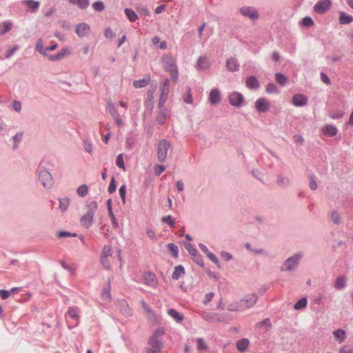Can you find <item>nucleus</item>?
Masks as SVG:
<instances>
[{
  "label": "nucleus",
  "instance_id": "56",
  "mask_svg": "<svg viewBox=\"0 0 353 353\" xmlns=\"http://www.w3.org/2000/svg\"><path fill=\"white\" fill-rule=\"evenodd\" d=\"M125 194H126V187L125 185H123L119 188V194L121 196V198L122 199V202L123 204L125 203Z\"/></svg>",
  "mask_w": 353,
  "mask_h": 353
},
{
  "label": "nucleus",
  "instance_id": "29",
  "mask_svg": "<svg viewBox=\"0 0 353 353\" xmlns=\"http://www.w3.org/2000/svg\"><path fill=\"white\" fill-rule=\"evenodd\" d=\"M12 23L10 21H4L0 24V34H4L12 28Z\"/></svg>",
  "mask_w": 353,
  "mask_h": 353
},
{
  "label": "nucleus",
  "instance_id": "57",
  "mask_svg": "<svg viewBox=\"0 0 353 353\" xmlns=\"http://www.w3.org/2000/svg\"><path fill=\"white\" fill-rule=\"evenodd\" d=\"M116 188H117V186H116L115 180H114V178L112 177L110 181L109 187H108V192L110 194L113 193L116 190Z\"/></svg>",
  "mask_w": 353,
  "mask_h": 353
},
{
  "label": "nucleus",
  "instance_id": "2",
  "mask_svg": "<svg viewBox=\"0 0 353 353\" xmlns=\"http://www.w3.org/2000/svg\"><path fill=\"white\" fill-rule=\"evenodd\" d=\"M164 334L163 329L156 330L148 340L149 347L146 349V353H160L163 347L161 341Z\"/></svg>",
  "mask_w": 353,
  "mask_h": 353
},
{
  "label": "nucleus",
  "instance_id": "51",
  "mask_svg": "<svg viewBox=\"0 0 353 353\" xmlns=\"http://www.w3.org/2000/svg\"><path fill=\"white\" fill-rule=\"evenodd\" d=\"M70 54V50L68 47L63 48L59 52V57L62 59Z\"/></svg>",
  "mask_w": 353,
  "mask_h": 353
},
{
  "label": "nucleus",
  "instance_id": "6",
  "mask_svg": "<svg viewBox=\"0 0 353 353\" xmlns=\"http://www.w3.org/2000/svg\"><path fill=\"white\" fill-rule=\"evenodd\" d=\"M161 94L159 98V105L162 107L168 99L170 93V80L166 78L163 80V84L160 88Z\"/></svg>",
  "mask_w": 353,
  "mask_h": 353
},
{
  "label": "nucleus",
  "instance_id": "63",
  "mask_svg": "<svg viewBox=\"0 0 353 353\" xmlns=\"http://www.w3.org/2000/svg\"><path fill=\"white\" fill-rule=\"evenodd\" d=\"M321 81L327 85H330L331 83L330 78L325 73L321 74Z\"/></svg>",
  "mask_w": 353,
  "mask_h": 353
},
{
  "label": "nucleus",
  "instance_id": "54",
  "mask_svg": "<svg viewBox=\"0 0 353 353\" xmlns=\"http://www.w3.org/2000/svg\"><path fill=\"white\" fill-rule=\"evenodd\" d=\"M339 353H353V346L345 345L339 350Z\"/></svg>",
  "mask_w": 353,
  "mask_h": 353
},
{
  "label": "nucleus",
  "instance_id": "27",
  "mask_svg": "<svg viewBox=\"0 0 353 353\" xmlns=\"http://www.w3.org/2000/svg\"><path fill=\"white\" fill-rule=\"evenodd\" d=\"M250 344V341L248 339H242L236 342V348L240 352H243L246 350Z\"/></svg>",
  "mask_w": 353,
  "mask_h": 353
},
{
  "label": "nucleus",
  "instance_id": "8",
  "mask_svg": "<svg viewBox=\"0 0 353 353\" xmlns=\"http://www.w3.org/2000/svg\"><path fill=\"white\" fill-rule=\"evenodd\" d=\"M39 179L44 187L50 188L52 186V177L49 172L46 170L41 171L39 173Z\"/></svg>",
  "mask_w": 353,
  "mask_h": 353
},
{
  "label": "nucleus",
  "instance_id": "28",
  "mask_svg": "<svg viewBox=\"0 0 353 353\" xmlns=\"http://www.w3.org/2000/svg\"><path fill=\"white\" fill-rule=\"evenodd\" d=\"M345 277L344 276H339L336 278L334 286L336 290H340L345 288Z\"/></svg>",
  "mask_w": 353,
  "mask_h": 353
},
{
  "label": "nucleus",
  "instance_id": "37",
  "mask_svg": "<svg viewBox=\"0 0 353 353\" xmlns=\"http://www.w3.org/2000/svg\"><path fill=\"white\" fill-rule=\"evenodd\" d=\"M275 79L276 82L282 86L285 85L288 82V78L280 72H276L275 74Z\"/></svg>",
  "mask_w": 353,
  "mask_h": 353
},
{
  "label": "nucleus",
  "instance_id": "43",
  "mask_svg": "<svg viewBox=\"0 0 353 353\" xmlns=\"http://www.w3.org/2000/svg\"><path fill=\"white\" fill-rule=\"evenodd\" d=\"M113 250L110 245H105L103 248V253L101 256H107L109 258L112 257Z\"/></svg>",
  "mask_w": 353,
  "mask_h": 353
},
{
  "label": "nucleus",
  "instance_id": "44",
  "mask_svg": "<svg viewBox=\"0 0 353 353\" xmlns=\"http://www.w3.org/2000/svg\"><path fill=\"white\" fill-rule=\"evenodd\" d=\"M166 116H167V112L165 110H161L157 117V122L159 123V124H163L164 122H165V118H166Z\"/></svg>",
  "mask_w": 353,
  "mask_h": 353
},
{
  "label": "nucleus",
  "instance_id": "39",
  "mask_svg": "<svg viewBox=\"0 0 353 353\" xmlns=\"http://www.w3.org/2000/svg\"><path fill=\"white\" fill-rule=\"evenodd\" d=\"M307 301L306 298H302L299 300L294 305L295 310L305 308L307 306Z\"/></svg>",
  "mask_w": 353,
  "mask_h": 353
},
{
  "label": "nucleus",
  "instance_id": "20",
  "mask_svg": "<svg viewBox=\"0 0 353 353\" xmlns=\"http://www.w3.org/2000/svg\"><path fill=\"white\" fill-rule=\"evenodd\" d=\"M209 101L212 105H216L221 101L220 92L217 88L212 89L209 94Z\"/></svg>",
  "mask_w": 353,
  "mask_h": 353
},
{
  "label": "nucleus",
  "instance_id": "31",
  "mask_svg": "<svg viewBox=\"0 0 353 353\" xmlns=\"http://www.w3.org/2000/svg\"><path fill=\"white\" fill-rule=\"evenodd\" d=\"M150 81L149 77H145L143 79L134 81L133 85L137 88H141L146 86Z\"/></svg>",
  "mask_w": 353,
  "mask_h": 353
},
{
  "label": "nucleus",
  "instance_id": "36",
  "mask_svg": "<svg viewBox=\"0 0 353 353\" xmlns=\"http://www.w3.org/2000/svg\"><path fill=\"white\" fill-rule=\"evenodd\" d=\"M124 12L131 22H134L138 19L137 13L130 8H125Z\"/></svg>",
  "mask_w": 353,
  "mask_h": 353
},
{
  "label": "nucleus",
  "instance_id": "59",
  "mask_svg": "<svg viewBox=\"0 0 353 353\" xmlns=\"http://www.w3.org/2000/svg\"><path fill=\"white\" fill-rule=\"evenodd\" d=\"M185 249L188 251L190 254L192 256H196V250L190 243L185 245Z\"/></svg>",
  "mask_w": 353,
  "mask_h": 353
},
{
  "label": "nucleus",
  "instance_id": "32",
  "mask_svg": "<svg viewBox=\"0 0 353 353\" xmlns=\"http://www.w3.org/2000/svg\"><path fill=\"white\" fill-rule=\"evenodd\" d=\"M228 310L232 312H239L245 310L244 306L239 302L233 303L228 306Z\"/></svg>",
  "mask_w": 353,
  "mask_h": 353
},
{
  "label": "nucleus",
  "instance_id": "64",
  "mask_svg": "<svg viewBox=\"0 0 353 353\" xmlns=\"http://www.w3.org/2000/svg\"><path fill=\"white\" fill-rule=\"evenodd\" d=\"M18 49L19 48L17 46H14L6 52V57L10 58Z\"/></svg>",
  "mask_w": 353,
  "mask_h": 353
},
{
  "label": "nucleus",
  "instance_id": "53",
  "mask_svg": "<svg viewBox=\"0 0 353 353\" xmlns=\"http://www.w3.org/2000/svg\"><path fill=\"white\" fill-rule=\"evenodd\" d=\"M93 8L97 11H102L104 10V4L102 1H96L92 4Z\"/></svg>",
  "mask_w": 353,
  "mask_h": 353
},
{
  "label": "nucleus",
  "instance_id": "7",
  "mask_svg": "<svg viewBox=\"0 0 353 353\" xmlns=\"http://www.w3.org/2000/svg\"><path fill=\"white\" fill-rule=\"evenodd\" d=\"M331 6V0H320L314 6V11L318 14H323L330 10Z\"/></svg>",
  "mask_w": 353,
  "mask_h": 353
},
{
  "label": "nucleus",
  "instance_id": "24",
  "mask_svg": "<svg viewBox=\"0 0 353 353\" xmlns=\"http://www.w3.org/2000/svg\"><path fill=\"white\" fill-rule=\"evenodd\" d=\"M332 334L336 341H337L339 343H343L346 338V332L341 329H337L333 331Z\"/></svg>",
  "mask_w": 353,
  "mask_h": 353
},
{
  "label": "nucleus",
  "instance_id": "4",
  "mask_svg": "<svg viewBox=\"0 0 353 353\" xmlns=\"http://www.w3.org/2000/svg\"><path fill=\"white\" fill-rule=\"evenodd\" d=\"M203 319L210 323L226 322L232 319L229 314H219L214 312H204L202 315Z\"/></svg>",
  "mask_w": 353,
  "mask_h": 353
},
{
  "label": "nucleus",
  "instance_id": "50",
  "mask_svg": "<svg viewBox=\"0 0 353 353\" xmlns=\"http://www.w3.org/2000/svg\"><path fill=\"white\" fill-rule=\"evenodd\" d=\"M266 92L268 93H276L277 94L279 92L278 88L276 86L272 83H268L266 86Z\"/></svg>",
  "mask_w": 353,
  "mask_h": 353
},
{
  "label": "nucleus",
  "instance_id": "34",
  "mask_svg": "<svg viewBox=\"0 0 353 353\" xmlns=\"http://www.w3.org/2000/svg\"><path fill=\"white\" fill-rule=\"evenodd\" d=\"M168 314L172 316L176 321L180 323L183 321V316L180 314L174 309H169L168 311Z\"/></svg>",
  "mask_w": 353,
  "mask_h": 353
},
{
  "label": "nucleus",
  "instance_id": "1",
  "mask_svg": "<svg viewBox=\"0 0 353 353\" xmlns=\"http://www.w3.org/2000/svg\"><path fill=\"white\" fill-rule=\"evenodd\" d=\"M161 64L164 70L170 74L172 80L176 82L178 80L179 72L176 59L171 54H164L161 59Z\"/></svg>",
  "mask_w": 353,
  "mask_h": 353
},
{
  "label": "nucleus",
  "instance_id": "60",
  "mask_svg": "<svg viewBox=\"0 0 353 353\" xmlns=\"http://www.w3.org/2000/svg\"><path fill=\"white\" fill-rule=\"evenodd\" d=\"M165 168L164 165H158L155 167L154 173L156 175L159 176L163 172H164Z\"/></svg>",
  "mask_w": 353,
  "mask_h": 353
},
{
  "label": "nucleus",
  "instance_id": "38",
  "mask_svg": "<svg viewBox=\"0 0 353 353\" xmlns=\"http://www.w3.org/2000/svg\"><path fill=\"white\" fill-rule=\"evenodd\" d=\"M70 204V199L68 197L59 199V208L62 212H65Z\"/></svg>",
  "mask_w": 353,
  "mask_h": 353
},
{
  "label": "nucleus",
  "instance_id": "9",
  "mask_svg": "<svg viewBox=\"0 0 353 353\" xmlns=\"http://www.w3.org/2000/svg\"><path fill=\"white\" fill-rule=\"evenodd\" d=\"M143 283L151 288H156L157 285V278L152 272H145L143 275Z\"/></svg>",
  "mask_w": 353,
  "mask_h": 353
},
{
  "label": "nucleus",
  "instance_id": "5",
  "mask_svg": "<svg viewBox=\"0 0 353 353\" xmlns=\"http://www.w3.org/2000/svg\"><path fill=\"white\" fill-rule=\"evenodd\" d=\"M170 144L165 140H161L158 144L157 157L160 162H163L167 157Z\"/></svg>",
  "mask_w": 353,
  "mask_h": 353
},
{
  "label": "nucleus",
  "instance_id": "40",
  "mask_svg": "<svg viewBox=\"0 0 353 353\" xmlns=\"http://www.w3.org/2000/svg\"><path fill=\"white\" fill-rule=\"evenodd\" d=\"M77 192L79 196L84 197L88 194V187L86 185H81L77 188Z\"/></svg>",
  "mask_w": 353,
  "mask_h": 353
},
{
  "label": "nucleus",
  "instance_id": "3",
  "mask_svg": "<svg viewBox=\"0 0 353 353\" xmlns=\"http://www.w3.org/2000/svg\"><path fill=\"white\" fill-rule=\"evenodd\" d=\"M97 203L92 202L88 205L89 210L84 214L80 220L81 225L85 228H89L93 223L94 216L97 208Z\"/></svg>",
  "mask_w": 353,
  "mask_h": 353
},
{
  "label": "nucleus",
  "instance_id": "42",
  "mask_svg": "<svg viewBox=\"0 0 353 353\" xmlns=\"http://www.w3.org/2000/svg\"><path fill=\"white\" fill-rule=\"evenodd\" d=\"M168 250L170 252V253L172 254V255L174 257L178 256L179 250H178V247L175 244L168 243Z\"/></svg>",
  "mask_w": 353,
  "mask_h": 353
},
{
  "label": "nucleus",
  "instance_id": "11",
  "mask_svg": "<svg viewBox=\"0 0 353 353\" xmlns=\"http://www.w3.org/2000/svg\"><path fill=\"white\" fill-rule=\"evenodd\" d=\"M255 108L260 112H265L270 108V101L265 98H260L255 102Z\"/></svg>",
  "mask_w": 353,
  "mask_h": 353
},
{
  "label": "nucleus",
  "instance_id": "10",
  "mask_svg": "<svg viewBox=\"0 0 353 353\" xmlns=\"http://www.w3.org/2000/svg\"><path fill=\"white\" fill-rule=\"evenodd\" d=\"M301 257V256L300 254H296L292 257H290L285 261L282 270L288 271L293 269L297 265Z\"/></svg>",
  "mask_w": 353,
  "mask_h": 353
},
{
  "label": "nucleus",
  "instance_id": "41",
  "mask_svg": "<svg viewBox=\"0 0 353 353\" xmlns=\"http://www.w3.org/2000/svg\"><path fill=\"white\" fill-rule=\"evenodd\" d=\"M102 299L106 301H110L111 300V294H110V285L103 290L102 292Z\"/></svg>",
  "mask_w": 353,
  "mask_h": 353
},
{
  "label": "nucleus",
  "instance_id": "26",
  "mask_svg": "<svg viewBox=\"0 0 353 353\" xmlns=\"http://www.w3.org/2000/svg\"><path fill=\"white\" fill-rule=\"evenodd\" d=\"M67 314L72 319L77 321V324L79 323L80 316L79 315V309L77 307H70L68 310Z\"/></svg>",
  "mask_w": 353,
  "mask_h": 353
},
{
  "label": "nucleus",
  "instance_id": "30",
  "mask_svg": "<svg viewBox=\"0 0 353 353\" xmlns=\"http://www.w3.org/2000/svg\"><path fill=\"white\" fill-rule=\"evenodd\" d=\"M69 2L77 5L81 9H85L89 6V0H69Z\"/></svg>",
  "mask_w": 353,
  "mask_h": 353
},
{
  "label": "nucleus",
  "instance_id": "35",
  "mask_svg": "<svg viewBox=\"0 0 353 353\" xmlns=\"http://www.w3.org/2000/svg\"><path fill=\"white\" fill-rule=\"evenodd\" d=\"M36 50L41 54L47 56L46 48H44L43 42L41 39H39L36 42Z\"/></svg>",
  "mask_w": 353,
  "mask_h": 353
},
{
  "label": "nucleus",
  "instance_id": "45",
  "mask_svg": "<svg viewBox=\"0 0 353 353\" xmlns=\"http://www.w3.org/2000/svg\"><path fill=\"white\" fill-rule=\"evenodd\" d=\"M161 221L163 223H167L170 228H174L175 222L172 219L170 215L163 216L161 218Z\"/></svg>",
  "mask_w": 353,
  "mask_h": 353
},
{
  "label": "nucleus",
  "instance_id": "23",
  "mask_svg": "<svg viewBox=\"0 0 353 353\" xmlns=\"http://www.w3.org/2000/svg\"><path fill=\"white\" fill-rule=\"evenodd\" d=\"M339 21L340 24L342 25L350 24L353 21V17L350 14H347L344 12H339Z\"/></svg>",
  "mask_w": 353,
  "mask_h": 353
},
{
  "label": "nucleus",
  "instance_id": "22",
  "mask_svg": "<svg viewBox=\"0 0 353 353\" xmlns=\"http://www.w3.org/2000/svg\"><path fill=\"white\" fill-rule=\"evenodd\" d=\"M337 128L331 124H327L322 128L323 133L328 137H334L337 134Z\"/></svg>",
  "mask_w": 353,
  "mask_h": 353
},
{
  "label": "nucleus",
  "instance_id": "62",
  "mask_svg": "<svg viewBox=\"0 0 353 353\" xmlns=\"http://www.w3.org/2000/svg\"><path fill=\"white\" fill-rule=\"evenodd\" d=\"M10 295V292L6 290H0V296L2 299H6Z\"/></svg>",
  "mask_w": 353,
  "mask_h": 353
},
{
  "label": "nucleus",
  "instance_id": "52",
  "mask_svg": "<svg viewBox=\"0 0 353 353\" xmlns=\"http://www.w3.org/2000/svg\"><path fill=\"white\" fill-rule=\"evenodd\" d=\"M183 101L185 103L188 104H192L193 103V98L190 93V88H188L187 94L183 97Z\"/></svg>",
  "mask_w": 353,
  "mask_h": 353
},
{
  "label": "nucleus",
  "instance_id": "18",
  "mask_svg": "<svg viewBox=\"0 0 353 353\" xmlns=\"http://www.w3.org/2000/svg\"><path fill=\"white\" fill-rule=\"evenodd\" d=\"M307 102V98L303 94H296L292 97V103L295 106H303Z\"/></svg>",
  "mask_w": 353,
  "mask_h": 353
},
{
  "label": "nucleus",
  "instance_id": "25",
  "mask_svg": "<svg viewBox=\"0 0 353 353\" xmlns=\"http://www.w3.org/2000/svg\"><path fill=\"white\" fill-rule=\"evenodd\" d=\"M245 85L250 89H256L259 87V83L254 76L248 77Z\"/></svg>",
  "mask_w": 353,
  "mask_h": 353
},
{
  "label": "nucleus",
  "instance_id": "14",
  "mask_svg": "<svg viewBox=\"0 0 353 353\" xmlns=\"http://www.w3.org/2000/svg\"><path fill=\"white\" fill-rule=\"evenodd\" d=\"M90 31V26L85 23H81L76 26L75 32L79 37L87 36Z\"/></svg>",
  "mask_w": 353,
  "mask_h": 353
},
{
  "label": "nucleus",
  "instance_id": "15",
  "mask_svg": "<svg viewBox=\"0 0 353 353\" xmlns=\"http://www.w3.org/2000/svg\"><path fill=\"white\" fill-rule=\"evenodd\" d=\"M243 95L237 92H232L229 95V101L232 105L241 106L243 103Z\"/></svg>",
  "mask_w": 353,
  "mask_h": 353
},
{
  "label": "nucleus",
  "instance_id": "46",
  "mask_svg": "<svg viewBox=\"0 0 353 353\" xmlns=\"http://www.w3.org/2000/svg\"><path fill=\"white\" fill-rule=\"evenodd\" d=\"M101 263L105 269H108V270L110 269V268H111L110 258L107 257V256H105V257L101 256Z\"/></svg>",
  "mask_w": 353,
  "mask_h": 353
},
{
  "label": "nucleus",
  "instance_id": "17",
  "mask_svg": "<svg viewBox=\"0 0 353 353\" xmlns=\"http://www.w3.org/2000/svg\"><path fill=\"white\" fill-rule=\"evenodd\" d=\"M241 13L250 19H255L258 18L257 11L251 7H244L240 10Z\"/></svg>",
  "mask_w": 353,
  "mask_h": 353
},
{
  "label": "nucleus",
  "instance_id": "16",
  "mask_svg": "<svg viewBox=\"0 0 353 353\" xmlns=\"http://www.w3.org/2000/svg\"><path fill=\"white\" fill-rule=\"evenodd\" d=\"M225 67L228 71L236 72L239 70L240 64L234 57H230L225 61Z\"/></svg>",
  "mask_w": 353,
  "mask_h": 353
},
{
  "label": "nucleus",
  "instance_id": "13",
  "mask_svg": "<svg viewBox=\"0 0 353 353\" xmlns=\"http://www.w3.org/2000/svg\"><path fill=\"white\" fill-rule=\"evenodd\" d=\"M257 301V296L254 294H248L245 296V298L240 301V303H241L245 310L250 308L252 307Z\"/></svg>",
  "mask_w": 353,
  "mask_h": 353
},
{
  "label": "nucleus",
  "instance_id": "55",
  "mask_svg": "<svg viewBox=\"0 0 353 353\" xmlns=\"http://www.w3.org/2000/svg\"><path fill=\"white\" fill-rule=\"evenodd\" d=\"M302 23L303 26L306 27H310L314 25V21L310 17H305L303 19Z\"/></svg>",
  "mask_w": 353,
  "mask_h": 353
},
{
  "label": "nucleus",
  "instance_id": "49",
  "mask_svg": "<svg viewBox=\"0 0 353 353\" xmlns=\"http://www.w3.org/2000/svg\"><path fill=\"white\" fill-rule=\"evenodd\" d=\"M108 109L109 112L111 114V115L113 117L119 115L117 108H115V106L113 103H108Z\"/></svg>",
  "mask_w": 353,
  "mask_h": 353
},
{
  "label": "nucleus",
  "instance_id": "61",
  "mask_svg": "<svg viewBox=\"0 0 353 353\" xmlns=\"http://www.w3.org/2000/svg\"><path fill=\"white\" fill-rule=\"evenodd\" d=\"M331 219L332 220L333 222H334L335 223H338L339 220H340V216H339V214L336 212H332L331 213Z\"/></svg>",
  "mask_w": 353,
  "mask_h": 353
},
{
  "label": "nucleus",
  "instance_id": "19",
  "mask_svg": "<svg viewBox=\"0 0 353 353\" xmlns=\"http://www.w3.org/2000/svg\"><path fill=\"white\" fill-rule=\"evenodd\" d=\"M22 3L27 6L28 11L32 12H37L40 3L39 1H34V0H23L22 1Z\"/></svg>",
  "mask_w": 353,
  "mask_h": 353
},
{
  "label": "nucleus",
  "instance_id": "47",
  "mask_svg": "<svg viewBox=\"0 0 353 353\" xmlns=\"http://www.w3.org/2000/svg\"><path fill=\"white\" fill-rule=\"evenodd\" d=\"M197 349L199 350H205L208 349V345L202 338L197 339Z\"/></svg>",
  "mask_w": 353,
  "mask_h": 353
},
{
  "label": "nucleus",
  "instance_id": "48",
  "mask_svg": "<svg viewBox=\"0 0 353 353\" xmlns=\"http://www.w3.org/2000/svg\"><path fill=\"white\" fill-rule=\"evenodd\" d=\"M116 164L119 168L125 170V163L122 154H120L117 156L116 159Z\"/></svg>",
  "mask_w": 353,
  "mask_h": 353
},
{
  "label": "nucleus",
  "instance_id": "33",
  "mask_svg": "<svg viewBox=\"0 0 353 353\" xmlns=\"http://www.w3.org/2000/svg\"><path fill=\"white\" fill-rule=\"evenodd\" d=\"M185 273L184 268L182 265L176 266L172 273V279L178 280Z\"/></svg>",
  "mask_w": 353,
  "mask_h": 353
},
{
  "label": "nucleus",
  "instance_id": "21",
  "mask_svg": "<svg viewBox=\"0 0 353 353\" xmlns=\"http://www.w3.org/2000/svg\"><path fill=\"white\" fill-rule=\"evenodd\" d=\"M210 63L209 59L206 57H201L197 61L196 68L197 70H206L210 68Z\"/></svg>",
  "mask_w": 353,
  "mask_h": 353
},
{
  "label": "nucleus",
  "instance_id": "12",
  "mask_svg": "<svg viewBox=\"0 0 353 353\" xmlns=\"http://www.w3.org/2000/svg\"><path fill=\"white\" fill-rule=\"evenodd\" d=\"M141 305L143 310L146 313L148 319L153 322L158 323L159 321V317L155 314V312L149 307L146 302L141 301Z\"/></svg>",
  "mask_w": 353,
  "mask_h": 353
},
{
  "label": "nucleus",
  "instance_id": "58",
  "mask_svg": "<svg viewBox=\"0 0 353 353\" xmlns=\"http://www.w3.org/2000/svg\"><path fill=\"white\" fill-rule=\"evenodd\" d=\"M104 35L108 39H112L114 37L115 34L110 28H107L104 31Z\"/></svg>",
  "mask_w": 353,
  "mask_h": 353
}]
</instances>
